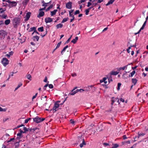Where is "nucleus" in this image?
Masks as SVG:
<instances>
[{"mask_svg":"<svg viewBox=\"0 0 148 148\" xmlns=\"http://www.w3.org/2000/svg\"><path fill=\"white\" fill-rule=\"evenodd\" d=\"M48 86V84H46L43 87V89L45 90L46 89V88Z\"/></svg>","mask_w":148,"mask_h":148,"instance_id":"nucleus-55","label":"nucleus"},{"mask_svg":"<svg viewBox=\"0 0 148 148\" xmlns=\"http://www.w3.org/2000/svg\"><path fill=\"white\" fill-rule=\"evenodd\" d=\"M48 86L50 88H53V86L51 84L48 85Z\"/></svg>","mask_w":148,"mask_h":148,"instance_id":"nucleus-52","label":"nucleus"},{"mask_svg":"<svg viewBox=\"0 0 148 148\" xmlns=\"http://www.w3.org/2000/svg\"><path fill=\"white\" fill-rule=\"evenodd\" d=\"M103 0H98L97 3H101L103 1Z\"/></svg>","mask_w":148,"mask_h":148,"instance_id":"nucleus-60","label":"nucleus"},{"mask_svg":"<svg viewBox=\"0 0 148 148\" xmlns=\"http://www.w3.org/2000/svg\"><path fill=\"white\" fill-rule=\"evenodd\" d=\"M119 147V145L117 144H115L113 145L112 148H116Z\"/></svg>","mask_w":148,"mask_h":148,"instance_id":"nucleus-38","label":"nucleus"},{"mask_svg":"<svg viewBox=\"0 0 148 148\" xmlns=\"http://www.w3.org/2000/svg\"><path fill=\"white\" fill-rule=\"evenodd\" d=\"M61 43V42H59L57 44V46L56 47V49H57V48H58L60 46Z\"/></svg>","mask_w":148,"mask_h":148,"instance_id":"nucleus-43","label":"nucleus"},{"mask_svg":"<svg viewBox=\"0 0 148 148\" xmlns=\"http://www.w3.org/2000/svg\"><path fill=\"white\" fill-rule=\"evenodd\" d=\"M136 71L135 70H133L131 73V77H132L135 73Z\"/></svg>","mask_w":148,"mask_h":148,"instance_id":"nucleus-40","label":"nucleus"},{"mask_svg":"<svg viewBox=\"0 0 148 148\" xmlns=\"http://www.w3.org/2000/svg\"><path fill=\"white\" fill-rule=\"evenodd\" d=\"M76 88H75L71 92L69 93V95H74L77 92H79V91L80 90H78V89L75 90Z\"/></svg>","mask_w":148,"mask_h":148,"instance_id":"nucleus-9","label":"nucleus"},{"mask_svg":"<svg viewBox=\"0 0 148 148\" xmlns=\"http://www.w3.org/2000/svg\"><path fill=\"white\" fill-rule=\"evenodd\" d=\"M63 26V25L61 23H59L58 24H57L56 26V27L57 29H58L59 28H62Z\"/></svg>","mask_w":148,"mask_h":148,"instance_id":"nucleus-32","label":"nucleus"},{"mask_svg":"<svg viewBox=\"0 0 148 148\" xmlns=\"http://www.w3.org/2000/svg\"><path fill=\"white\" fill-rule=\"evenodd\" d=\"M119 73V72L118 71H112L110 72V74L111 75H116L118 74Z\"/></svg>","mask_w":148,"mask_h":148,"instance_id":"nucleus-18","label":"nucleus"},{"mask_svg":"<svg viewBox=\"0 0 148 148\" xmlns=\"http://www.w3.org/2000/svg\"><path fill=\"white\" fill-rule=\"evenodd\" d=\"M89 12V10L88 9L85 10L86 14L87 15L88 14Z\"/></svg>","mask_w":148,"mask_h":148,"instance_id":"nucleus-45","label":"nucleus"},{"mask_svg":"<svg viewBox=\"0 0 148 148\" xmlns=\"http://www.w3.org/2000/svg\"><path fill=\"white\" fill-rule=\"evenodd\" d=\"M10 19H7L5 21V25H7L10 24Z\"/></svg>","mask_w":148,"mask_h":148,"instance_id":"nucleus-30","label":"nucleus"},{"mask_svg":"<svg viewBox=\"0 0 148 148\" xmlns=\"http://www.w3.org/2000/svg\"><path fill=\"white\" fill-rule=\"evenodd\" d=\"M33 40H36L37 41H38L39 39V37L38 36H34L33 37Z\"/></svg>","mask_w":148,"mask_h":148,"instance_id":"nucleus-34","label":"nucleus"},{"mask_svg":"<svg viewBox=\"0 0 148 148\" xmlns=\"http://www.w3.org/2000/svg\"><path fill=\"white\" fill-rule=\"evenodd\" d=\"M47 97L46 96H44L43 95L41 96V100H43L44 101H47Z\"/></svg>","mask_w":148,"mask_h":148,"instance_id":"nucleus-25","label":"nucleus"},{"mask_svg":"<svg viewBox=\"0 0 148 148\" xmlns=\"http://www.w3.org/2000/svg\"><path fill=\"white\" fill-rule=\"evenodd\" d=\"M1 62L2 64L4 66H6L8 64L9 61V60L6 58H3L2 59Z\"/></svg>","mask_w":148,"mask_h":148,"instance_id":"nucleus-5","label":"nucleus"},{"mask_svg":"<svg viewBox=\"0 0 148 148\" xmlns=\"http://www.w3.org/2000/svg\"><path fill=\"white\" fill-rule=\"evenodd\" d=\"M103 145L105 146H108L109 145V144L108 143H103Z\"/></svg>","mask_w":148,"mask_h":148,"instance_id":"nucleus-64","label":"nucleus"},{"mask_svg":"<svg viewBox=\"0 0 148 148\" xmlns=\"http://www.w3.org/2000/svg\"><path fill=\"white\" fill-rule=\"evenodd\" d=\"M72 3L69 2L67 3L66 4V8L68 9H71L72 7Z\"/></svg>","mask_w":148,"mask_h":148,"instance_id":"nucleus-12","label":"nucleus"},{"mask_svg":"<svg viewBox=\"0 0 148 148\" xmlns=\"http://www.w3.org/2000/svg\"><path fill=\"white\" fill-rule=\"evenodd\" d=\"M47 3H45L44 4H43L42 5V6H44L45 7V8L47 6Z\"/></svg>","mask_w":148,"mask_h":148,"instance_id":"nucleus-61","label":"nucleus"},{"mask_svg":"<svg viewBox=\"0 0 148 148\" xmlns=\"http://www.w3.org/2000/svg\"><path fill=\"white\" fill-rule=\"evenodd\" d=\"M17 137L16 139V143H19L21 141H22V140H20V139L23 137L22 135L18 133L17 134Z\"/></svg>","mask_w":148,"mask_h":148,"instance_id":"nucleus-3","label":"nucleus"},{"mask_svg":"<svg viewBox=\"0 0 148 148\" xmlns=\"http://www.w3.org/2000/svg\"><path fill=\"white\" fill-rule=\"evenodd\" d=\"M121 84L120 83H119L117 85V89L118 90H119L120 89V87L121 86Z\"/></svg>","mask_w":148,"mask_h":148,"instance_id":"nucleus-37","label":"nucleus"},{"mask_svg":"<svg viewBox=\"0 0 148 148\" xmlns=\"http://www.w3.org/2000/svg\"><path fill=\"white\" fill-rule=\"evenodd\" d=\"M45 10V8L44 7V8H40L39 9V11H41L42 10Z\"/></svg>","mask_w":148,"mask_h":148,"instance_id":"nucleus-57","label":"nucleus"},{"mask_svg":"<svg viewBox=\"0 0 148 148\" xmlns=\"http://www.w3.org/2000/svg\"><path fill=\"white\" fill-rule=\"evenodd\" d=\"M20 19L18 18H16L13 20V23L14 25V27H16L17 25H19L20 23Z\"/></svg>","mask_w":148,"mask_h":148,"instance_id":"nucleus-2","label":"nucleus"},{"mask_svg":"<svg viewBox=\"0 0 148 148\" xmlns=\"http://www.w3.org/2000/svg\"><path fill=\"white\" fill-rule=\"evenodd\" d=\"M32 31L36 30V28L35 27H33L31 28Z\"/></svg>","mask_w":148,"mask_h":148,"instance_id":"nucleus-58","label":"nucleus"},{"mask_svg":"<svg viewBox=\"0 0 148 148\" xmlns=\"http://www.w3.org/2000/svg\"><path fill=\"white\" fill-rule=\"evenodd\" d=\"M90 88H94V90H95L96 89L95 87H94V86L91 85L88 86V87L85 89V90L87 91H89L91 90Z\"/></svg>","mask_w":148,"mask_h":148,"instance_id":"nucleus-15","label":"nucleus"},{"mask_svg":"<svg viewBox=\"0 0 148 148\" xmlns=\"http://www.w3.org/2000/svg\"><path fill=\"white\" fill-rule=\"evenodd\" d=\"M122 143L123 145H124L126 146L127 145L130 144V141H124V142H122Z\"/></svg>","mask_w":148,"mask_h":148,"instance_id":"nucleus-33","label":"nucleus"},{"mask_svg":"<svg viewBox=\"0 0 148 148\" xmlns=\"http://www.w3.org/2000/svg\"><path fill=\"white\" fill-rule=\"evenodd\" d=\"M80 12L79 10H77L75 12L74 14L75 15H76L77 14H79V13Z\"/></svg>","mask_w":148,"mask_h":148,"instance_id":"nucleus-47","label":"nucleus"},{"mask_svg":"<svg viewBox=\"0 0 148 148\" xmlns=\"http://www.w3.org/2000/svg\"><path fill=\"white\" fill-rule=\"evenodd\" d=\"M3 7H6L7 6H8V3H3Z\"/></svg>","mask_w":148,"mask_h":148,"instance_id":"nucleus-48","label":"nucleus"},{"mask_svg":"<svg viewBox=\"0 0 148 148\" xmlns=\"http://www.w3.org/2000/svg\"><path fill=\"white\" fill-rule=\"evenodd\" d=\"M9 54L10 55V56L12 55L13 54V52L12 51L10 52L9 53Z\"/></svg>","mask_w":148,"mask_h":148,"instance_id":"nucleus-59","label":"nucleus"},{"mask_svg":"<svg viewBox=\"0 0 148 148\" xmlns=\"http://www.w3.org/2000/svg\"><path fill=\"white\" fill-rule=\"evenodd\" d=\"M29 0H24L22 2V4H23V6H25L29 2Z\"/></svg>","mask_w":148,"mask_h":148,"instance_id":"nucleus-22","label":"nucleus"},{"mask_svg":"<svg viewBox=\"0 0 148 148\" xmlns=\"http://www.w3.org/2000/svg\"><path fill=\"white\" fill-rule=\"evenodd\" d=\"M117 102L119 103V104L120 103V102H119V99H118L117 98H115L114 97H113L112 98V102L111 103V105H112L114 103V102L116 101H117Z\"/></svg>","mask_w":148,"mask_h":148,"instance_id":"nucleus-11","label":"nucleus"},{"mask_svg":"<svg viewBox=\"0 0 148 148\" xmlns=\"http://www.w3.org/2000/svg\"><path fill=\"white\" fill-rule=\"evenodd\" d=\"M68 47V45H66L64 47L62 51L61 52V53L62 55H63V53L66 51V49Z\"/></svg>","mask_w":148,"mask_h":148,"instance_id":"nucleus-27","label":"nucleus"},{"mask_svg":"<svg viewBox=\"0 0 148 148\" xmlns=\"http://www.w3.org/2000/svg\"><path fill=\"white\" fill-rule=\"evenodd\" d=\"M129 71H125L123 75V77L124 79H127L130 77Z\"/></svg>","mask_w":148,"mask_h":148,"instance_id":"nucleus-6","label":"nucleus"},{"mask_svg":"<svg viewBox=\"0 0 148 148\" xmlns=\"http://www.w3.org/2000/svg\"><path fill=\"white\" fill-rule=\"evenodd\" d=\"M43 27H42L38 28V30L39 32H42L43 31Z\"/></svg>","mask_w":148,"mask_h":148,"instance_id":"nucleus-36","label":"nucleus"},{"mask_svg":"<svg viewBox=\"0 0 148 148\" xmlns=\"http://www.w3.org/2000/svg\"><path fill=\"white\" fill-rule=\"evenodd\" d=\"M137 82V80L136 79H132V82L134 84V85H135Z\"/></svg>","mask_w":148,"mask_h":148,"instance_id":"nucleus-31","label":"nucleus"},{"mask_svg":"<svg viewBox=\"0 0 148 148\" xmlns=\"http://www.w3.org/2000/svg\"><path fill=\"white\" fill-rule=\"evenodd\" d=\"M74 11V10H71L70 11H69V16L71 17L72 18L70 20V22H72L73 20H74L75 19V18L74 15H73V14H71V13H72Z\"/></svg>","mask_w":148,"mask_h":148,"instance_id":"nucleus-10","label":"nucleus"},{"mask_svg":"<svg viewBox=\"0 0 148 148\" xmlns=\"http://www.w3.org/2000/svg\"><path fill=\"white\" fill-rule=\"evenodd\" d=\"M23 130H24V132H25V133L28 131L27 128L25 127H23Z\"/></svg>","mask_w":148,"mask_h":148,"instance_id":"nucleus-49","label":"nucleus"},{"mask_svg":"<svg viewBox=\"0 0 148 148\" xmlns=\"http://www.w3.org/2000/svg\"><path fill=\"white\" fill-rule=\"evenodd\" d=\"M78 39V37L76 36L75 37V39H73L72 41L71 42L73 43L74 44H75L77 42V41Z\"/></svg>","mask_w":148,"mask_h":148,"instance_id":"nucleus-26","label":"nucleus"},{"mask_svg":"<svg viewBox=\"0 0 148 148\" xmlns=\"http://www.w3.org/2000/svg\"><path fill=\"white\" fill-rule=\"evenodd\" d=\"M121 101V102H124V100L123 99L121 98L120 99V100H119V101Z\"/></svg>","mask_w":148,"mask_h":148,"instance_id":"nucleus-63","label":"nucleus"},{"mask_svg":"<svg viewBox=\"0 0 148 148\" xmlns=\"http://www.w3.org/2000/svg\"><path fill=\"white\" fill-rule=\"evenodd\" d=\"M44 82H47L48 83H49V82H48L47 81V77H45V79L44 80Z\"/></svg>","mask_w":148,"mask_h":148,"instance_id":"nucleus-54","label":"nucleus"},{"mask_svg":"<svg viewBox=\"0 0 148 148\" xmlns=\"http://www.w3.org/2000/svg\"><path fill=\"white\" fill-rule=\"evenodd\" d=\"M58 11L57 9L54 10L53 11L51 12V16L55 15Z\"/></svg>","mask_w":148,"mask_h":148,"instance_id":"nucleus-23","label":"nucleus"},{"mask_svg":"<svg viewBox=\"0 0 148 148\" xmlns=\"http://www.w3.org/2000/svg\"><path fill=\"white\" fill-rule=\"evenodd\" d=\"M60 102V101H58L55 103L54 106L52 109L54 111V112H56L59 108L60 106L59 103Z\"/></svg>","mask_w":148,"mask_h":148,"instance_id":"nucleus-4","label":"nucleus"},{"mask_svg":"<svg viewBox=\"0 0 148 148\" xmlns=\"http://www.w3.org/2000/svg\"><path fill=\"white\" fill-rule=\"evenodd\" d=\"M78 138H80L82 141V143L80 144L79 145L80 147L82 148L83 146L84 145H86V144L85 142L84 139L82 136L81 137H78Z\"/></svg>","mask_w":148,"mask_h":148,"instance_id":"nucleus-13","label":"nucleus"},{"mask_svg":"<svg viewBox=\"0 0 148 148\" xmlns=\"http://www.w3.org/2000/svg\"><path fill=\"white\" fill-rule=\"evenodd\" d=\"M70 122L71 123L74 124L75 123V121L73 119H71L70 120Z\"/></svg>","mask_w":148,"mask_h":148,"instance_id":"nucleus-46","label":"nucleus"},{"mask_svg":"<svg viewBox=\"0 0 148 148\" xmlns=\"http://www.w3.org/2000/svg\"><path fill=\"white\" fill-rule=\"evenodd\" d=\"M69 19V18H64L63 19L62 21V23H64L66 21Z\"/></svg>","mask_w":148,"mask_h":148,"instance_id":"nucleus-41","label":"nucleus"},{"mask_svg":"<svg viewBox=\"0 0 148 148\" xmlns=\"http://www.w3.org/2000/svg\"><path fill=\"white\" fill-rule=\"evenodd\" d=\"M34 122L37 123H39L40 122V118L36 117L33 119Z\"/></svg>","mask_w":148,"mask_h":148,"instance_id":"nucleus-14","label":"nucleus"},{"mask_svg":"<svg viewBox=\"0 0 148 148\" xmlns=\"http://www.w3.org/2000/svg\"><path fill=\"white\" fill-rule=\"evenodd\" d=\"M129 65L128 64L127 65L124 66L123 67H121L117 68L118 71L119 72V73L121 71H123L124 70H126L128 66Z\"/></svg>","mask_w":148,"mask_h":148,"instance_id":"nucleus-8","label":"nucleus"},{"mask_svg":"<svg viewBox=\"0 0 148 148\" xmlns=\"http://www.w3.org/2000/svg\"><path fill=\"white\" fill-rule=\"evenodd\" d=\"M92 5V3L90 2H88V3L87 5V6L88 7H89L90 5Z\"/></svg>","mask_w":148,"mask_h":148,"instance_id":"nucleus-56","label":"nucleus"},{"mask_svg":"<svg viewBox=\"0 0 148 148\" xmlns=\"http://www.w3.org/2000/svg\"><path fill=\"white\" fill-rule=\"evenodd\" d=\"M5 11H6V9L5 8H0V13L1 14H3Z\"/></svg>","mask_w":148,"mask_h":148,"instance_id":"nucleus-28","label":"nucleus"},{"mask_svg":"<svg viewBox=\"0 0 148 148\" xmlns=\"http://www.w3.org/2000/svg\"><path fill=\"white\" fill-rule=\"evenodd\" d=\"M108 29V27H106L102 31V32H104V31L107 30V29Z\"/></svg>","mask_w":148,"mask_h":148,"instance_id":"nucleus-62","label":"nucleus"},{"mask_svg":"<svg viewBox=\"0 0 148 148\" xmlns=\"http://www.w3.org/2000/svg\"><path fill=\"white\" fill-rule=\"evenodd\" d=\"M25 133V132L23 131L21 129L20 130V132L18 133V134H22V133Z\"/></svg>","mask_w":148,"mask_h":148,"instance_id":"nucleus-51","label":"nucleus"},{"mask_svg":"<svg viewBox=\"0 0 148 148\" xmlns=\"http://www.w3.org/2000/svg\"><path fill=\"white\" fill-rule=\"evenodd\" d=\"M17 2L14 1H9V2L8 3V7L9 8H11L13 7H15L17 5Z\"/></svg>","mask_w":148,"mask_h":148,"instance_id":"nucleus-1","label":"nucleus"},{"mask_svg":"<svg viewBox=\"0 0 148 148\" xmlns=\"http://www.w3.org/2000/svg\"><path fill=\"white\" fill-rule=\"evenodd\" d=\"M1 17L2 18H4V19H6L7 17V15H5V14H3L1 16Z\"/></svg>","mask_w":148,"mask_h":148,"instance_id":"nucleus-42","label":"nucleus"},{"mask_svg":"<svg viewBox=\"0 0 148 148\" xmlns=\"http://www.w3.org/2000/svg\"><path fill=\"white\" fill-rule=\"evenodd\" d=\"M147 21H145L144 22V24H143L142 26L140 28V29L139 30V31L137 33L138 34L140 32L141 30H143V29H144V27H145V26L146 25V23Z\"/></svg>","mask_w":148,"mask_h":148,"instance_id":"nucleus-20","label":"nucleus"},{"mask_svg":"<svg viewBox=\"0 0 148 148\" xmlns=\"http://www.w3.org/2000/svg\"><path fill=\"white\" fill-rule=\"evenodd\" d=\"M37 95H38V93H36L35 94V95H34L33 97L32 98V100L33 99H34L37 96Z\"/></svg>","mask_w":148,"mask_h":148,"instance_id":"nucleus-50","label":"nucleus"},{"mask_svg":"<svg viewBox=\"0 0 148 148\" xmlns=\"http://www.w3.org/2000/svg\"><path fill=\"white\" fill-rule=\"evenodd\" d=\"M31 14V13L30 12H28L27 13L26 15L25 16V19H26V20L27 21L29 19V18L30 15Z\"/></svg>","mask_w":148,"mask_h":148,"instance_id":"nucleus-17","label":"nucleus"},{"mask_svg":"<svg viewBox=\"0 0 148 148\" xmlns=\"http://www.w3.org/2000/svg\"><path fill=\"white\" fill-rule=\"evenodd\" d=\"M71 75L73 77H75L77 76V74L76 73H74L71 74Z\"/></svg>","mask_w":148,"mask_h":148,"instance_id":"nucleus-53","label":"nucleus"},{"mask_svg":"<svg viewBox=\"0 0 148 148\" xmlns=\"http://www.w3.org/2000/svg\"><path fill=\"white\" fill-rule=\"evenodd\" d=\"M107 79V78L106 77H104L103 79H101V80H100V83H102V82H104L105 81H106V80Z\"/></svg>","mask_w":148,"mask_h":148,"instance_id":"nucleus-39","label":"nucleus"},{"mask_svg":"<svg viewBox=\"0 0 148 148\" xmlns=\"http://www.w3.org/2000/svg\"><path fill=\"white\" fill-rule=\"evenodd\" d=\"M23 84L21 83H19V84H18L17 86L15 88L14 91H16L17 89L19 88V87H20L21 86H22Z\"/></svg>","mask_w":148,"mask_h":148,"instance_id":"nucleus-24","label":"nucleus"},{"mask_svg":"<svg viewBox=\"0 0 148 148\" xmlns=\"http://www.w3.org/2000/svg\"><path fill=\"white\" fill-rule=\"evenodd\" d=\"M115 0H110L108 3L106 5L108 6L110 5V4H112L114 2V1Z\"/></svg>","mask_w":148,"mask_h":148,"instance_id":"nucleus-29","label":"nucleus"},{"mask_svg":"<svg viewBox=\"0 0 148 148\" xmlns=\"http://www.w3.org/2000/svg\"><path fill=\"white\" fill-rule=\"evenodd\" d=\"M14 139H15L14 138H11L10 139V140H9L7 141V142L8 143L12 141H13L14 140Z\"/></svg>","mask_w":148,"mask_h":148,"instance_id":"nucleus-44","label":"nucleus"},{"mask_svg":"<svg viewBox=\"0 0 148 148\" xmlns=\"http://www.w3.org/2000/svg\"><path fill=\"white\" fill-rule=\"evenodd\" d=\"M145 134L143 133V132H138V136H137L138 138H139L141 136H144L145 135Z\"/></svg>","mask_w":148,"mask_h":148,"instance_id":"nucleus-19","label":"nucleus"},{"mask_svg":"<svg viewBox=\"0 0 148 148\" xmlns=\"http://www.w3.org/2000/svg\"><path fill=\"white\" fill-rule=\"evenodd\" d=\"M45 21L46 23H50L53 21V19L50 18L48 17L45 18Z\"/></svg>","mask_w":148,"mask_h":148,"instance_id":"nucleus-16","label":"nucleus"},{"mask_svg":"<svg viewBox=\"0 0 148 148\" xmlns=\"http://www.w3.org/2000/svg\"><path fill=\"white\" fill-rule=\"evenodd\" d=\"M6 35L5 32L3 30L0 31V39H3Z\"/></svg>","mask_w":148,"mask_h":148,"instance_id":"nucleus-7","label":"nucleus"},{"mask_svg":"<svg viewBox=\"0 0 148 148\" xmlns=\"http://www.w3.org/2000/svg\"><path fill=\"white\" fill-rule=\"evenodd\" d=\"M27 78L30 80H31L32 76L29 74H27L26 75Z\"/></svg>","mask_w":148,"mask_h":148,"instance_id":"nucleus-35","label":"nucleus"},{"mask_svg":"<svg viewBox=\"0 0 148 148\" xmlns=\"http://www.w3.org/2000/svg\"><path fill=\"white\" fill-rule=\"evenodd\" d=\"M39 12V14L38 15L37 17L40 18V17L43 16L44 14V12L43 11H41Z\"/></svg>","mask_w":148,"mask_h":148,"instance_id":"nucleus-21","label":"nucleus"}]
</instances>
